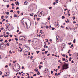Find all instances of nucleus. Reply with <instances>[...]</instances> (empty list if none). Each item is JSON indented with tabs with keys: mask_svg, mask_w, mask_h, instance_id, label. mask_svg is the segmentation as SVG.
<instances>
[{
	"mask_svg": "<svg viewBox=\"0 0 78 78\" xmlns=\"http://www.w3.org/2000/svg\"><path fill=\"white\" fill-rule=\"evenodd\" d=\"M62 72H63V70L65 69H69V65L68 64H64L62 66Z\"/></svg>",
	"mask_w": 78,
	"mask_h": 78,
	"instance_id": "nucleus-1",
	"label": "nucleus"
},
{
	"mask_svg": "<svg viewBox=\"0 0 78 78\" xmlns=\"http://www.w3.org/2000/svg\"><path fill=\"white\" fill-rule=\"evenodd\" d=\"M42 12H43L42 11H39L38 12V16L39 17L44 16V15L43 14Z\"/></svg>",
	"mask_w": 78,
	"mask_h": 78,
	"instance_id": "nucleus-2",
	"label": "nucleus"
},
{
	"mask_svg": "<svg viewBox=\"0 0 78 78\" xmlns=\"http://www.w3.org/2000/svg\"><path fill=\"white\" fill-rule=\"evenodd\" d=\"M19 39L21 41H24L25 39V37L23 36H21L20 37Z\"/></svg>",
	"mask_w": 78,
	"mask_h": 78,
	"instance_id": "nucleus-3",
	"label": "nucleus"
},
{
	"mask_svg": "<svg viewBox=\"0 0 78 78\" xmlns=\"http://www.w3.org/2000/svg\"><path fill=\"white\" fill-rule=\"evenodd\" d=\"M56 41H57V42H59L60 41V40H59V39H60V37L58 36V35H56Z\"/></svg>",
	"mask_w": 78,
	"mask_h": 78,
	"instance_id": "nucleus-4",
	"label": "nucleus"
},
{
	"mask_svg": "<svg viewBox=\"0 0 78 78\" xmlns=\"http://www.w3.org/2000/svg\"><path fill=\"white\" fill-rule=\"evenodd\" d=\"M25 50L26 51H26V52H28V51H29L28 47L26 48Z\"/></svg>",
	"mask_w": 78,
	"mask_h": 78,
	"instance_id": "nucleus-5",
	"label": "nucleus"
},
{
	"mask_svg": "<svg viewBox=\"0 0 78 78\" xmlns=\"http://www.w3.org/2000/svg\"><path fill=\"white\" fill-rule=\"evenodd\" d=\"M26 25L27 28L28 29L30 28V27H28V25H27V23L26 22Z\"/></svg>",
	"mask_w": 78,
	"mask_h": 78,
	"instance_id": "nucleus-6",
	"label": "nucleus"
},
{
	"mask_svg": "<svg viewBox=\"0 0 78 78\" xmlns=\"http://www.w3.org/2000/svg\"><path fill=\"white\" fill-rule=\"evenodd\" d=\"M15 4H16V5H19V2L18 1V2H15Z\"/></svg>",
	"mask_w": 78,
	"mask_h": 78,
	"instance_id": "nucleus-7",
	"label": "nucleus"
},
{
	"mask_svg": "<svg viewBox=\"0 0 78 78\" xmlns=\"http://www.w3.org/2000/svg\"><path fill=\"white\" fill-rule=\"evenodd\" d=\"M27 3H28V2L27 1H25L24 2V5H27Z\"/></svg>",
	"mask_w": 78,
	"mask_h": 78,
	"instance_id": "nucleus-8",
	"label": "nucleus"
},
{
	"mask_svg": "<svg viewBox=\"0 0 78 78\" xmlns=\"http://www.w3.org/2000/svg\"><path fill=\"white\" fill-rule=\"evenodd\" d=\"M46 28H49V27L48 26H46L45 27Z\"/></svg>",
	"mask_w": 78,
	"mask_h": 78,
	"instance_id": "nucleus-9",
	"label": "nucleus"
},
{
	"mask_svg": "<svg viewBox=\"0 0 78 78\" xmlns=\"http://www.w3.org/2000/svg\"><path fill=\"white\" fill-rule=\"evenodd\" d=\"M42 67V66H40V65L39 66V69H41V68Z\"/></svg>",
	"mask_w": 78,
	"mask_h": 78,
	"instance_id": "nucleus-10",
	"label": "nucleus"
},
{
	"mask_svg": "<svg viewBox=\"0 0 78 78\" xmlns=\"http://www.w3.org/2000/svg\"><path fill=\"white\" fill-rule=\"evenodd\" d=\"M37 70H38V69H35L34 71H35V72H37Z\"/></svg>",
	"mask_w": 78,
	"mask_h": 78,
	"instance_id": "nucleus-11",
	"label": "nucleus"
},
{
	"mask_svg": "<svg viewBox=\"0 0 78 78\" xmlns=\"http://www.w3.org/2000/svg\"><path fill=\"white\" fill-rule=\"evenodd\" d=\"M9 53H10V54H12V52H11V50H10L9 52Z\"/></svg>",
	"mask_w": 78,
	"mask_h": 78,
	"instance_id": "nucleus-12",
	"label": "nucleus"
},
{
	"mask_svg": "<svg viewBox=\"0 0 78 78\" xmlns=\"http://www.w3.org/2000/svg\"><path fill=\"white\" fill-rule=\"evenodd\" d=\"M55 2H56V3H58L59 2V1H58V0H56Z\"/></svg>",
	"mask_w": 78,
	"mask_h": 78,
	"instance_id": "nucleus-13",
	"label": "nucleus"
},
{
	"mask_svg": "<svg viewBox=\"0 0 78 78\" xmlns=\"http://www.w3.org/2000/svg\"><path fill=\"white\" fill-rule=\"evenodd\" d=\"M72 59V58L71 57H70L69 58V61H71V60Z\"/></svg>",
	"mask_w": 78,
	"mask_h": 78,
	"instance_id": "nucleus-14",
	"label": "nucleus"
},
{
	"mask_svg": "<svg viewBox=\"0 0 78 78\" xmlns=\"http://www.w3.org/2000/svg\"><path fill=\"white\" fill-rule=\"evenodd\" d=\"M6 45H7L8 47H9V44H8V43H7V44H6Z\"/></svg>",
	"mask_w": 78,
	"mask_h": 78,
	"instance_id": "nucleus-15",
	"label": "nucleus"
},
{
	"mask_svg": "<svg viewBox=\"0 0 78 78\" xmlns=\"http://www.w3.org/2000/svg\"><path fill=\"white\" fill-rule=\"evenodd\" d=\"M39 52H40L39 51H36V53H37V54H38V53H39Z\"/></svg>",
	"mask_w": 78,
	"mask_h": 78,
	"instance_id": "nucleus-16",
	"label": "nucleus"
},
{
	"mask_svg": "<svg viewBox=\"0 0 78 78\" xmlns=\"http://www.w3.org/2000/svg\"><path fill=\"white\" fill-rule=\"evenodd\" d=\"M17 15H16L15 14H14V17H17Z\"/></svg>",
	"mask_w": 78,
	"mask_h": 78,
	"instance_id": "nucleus-17",
	"label": "nucleus"
},
{
	"mask_svg": "<svg viewBox=\"0 0 78 78\" xmlns=\"http://www.w3.org/2000/svg\"><path fill=\"white\" fill-rule=\"evenodd\" d=\"M12 40L11 39H9V42H11V41Z\"/></svg>",
	"mask_w": 78,
	"mask_h": 78,
	"instance_id": "nucleus-18",
	"label": "nucleus"
},
{
	"mask_svg": "<svg viewBox=\"0 0 78 78\" xmlns=\"http://www.w3.org/2000/svg\"><path fill=\"white\" fill-rule=\"evenodd\" d=\"M75 39H74L73 41V43H75Z\"/></svg>",
	"mask_w": 78,
	"mask_h": 78,
	"instance_id": "nucleus-19",
	"label": "nucleus"
},
{
	"mask_svg": "<svg viewBox=\"0 0 78 78\" xmlns=\"http://www.w3.org/2000/svg\"><path fill=\"white\" fill-rule=\"evenodd\" d=\"M3 17H4V16H1V19H3Z\"/></svg>",
	"mask_w": 78,
	"mask_h": 78,
	"instance_id": "nucleus-20",
	"label": "nucleus"
},
{
	"mask_svg": "<svg viewBox=\"0 0 78 78\" xmlns=\"http://www.w3.org/2000/svg\"><path fill=\"white\" fill-rule=\"evenodd\" d=\"M6 6L7 8H9V5H7Z\"/></svg>",
	"mask_w": 78,
	"mask_h": 78,
	"instance_id": "nucleus-21",
	"label": "nucleus"
},
{
	"mask_svg": "<svg viewBox=\"0 0 78 78\" xmlns=\"http://www.w3.org/2000/svg\"><path fill=\"white\" fill-rule=\"evenodd\" d=\"M25 69V68H24V67L22 66V69Z\"/></svg>",
	"mask_w": 78,
	"mask_h": 78,
	"instance_id": "nucleus-22",
	"label": "nucleus"
},
{
	"mask_svg": "<svg viewBox=\"0 0 78 78\" xmlns=\"http://www.w3.org/2000/svg\"><path fill=\"white\" fill-rule=\"evenodd\" d=\"M17 13L18 14H20V11H17Z\"/></svg>",
	"mask_w": 78,
	"mask_h": 78,
	"instance_id": "nucleus-23",
	"label": "nucleus"
},
{
	"mask_svg": "<svg viewBox=\"0 0 78 78\" xmlns=\"http://www.w3.org/2000/svg\"><path fill=\"white\" fill-rule=\"evenodd\" d=\"M17 62V61H16V60L13 61V63H15V62Z\"/></svg>",
	"mask_w": 78,
	"mask_h": 78,
	"instance_id": "nucleus-24",
	"label": "nucleus"
},
{
	"mask_svg": "<svg viewBox=\"0 0 78 78\" xmlns=\"http://www.w3.org/2000/svg\"><path fill=\"white\" fill-rule=\"evenodd\" d=\"M65 19V17L64 16H62V19Z\"/></svg>",
	"mask_w": 78,
	"mask_h": 78,
	"instance_id": "nucleus-25",
	"label": "nucleus"
},
{
	"mask_svg": "<svg viewBox=\"0 0 78 78\" xmlns=\"http://www.w3.org/2000/svg\"><path fill=\"white\" fill-rule=\"evenodd\" d=\"M50 55V54H47V56H49Z\"/></svg>",
	"mask_w": 78,
	"mask_h": 78,
	"instance_id": "nucleus-26",
	"label": "nucleus"
},
{
	"mask_svg": "<svg viewBox=\"0 0 78 78\" xmlns=\"http://www.w3.org/2000/svg\"><path fill=\"white\" fill-rule=\"evenodd\" d=\"M37 74L38 75H40V73L39 72H38Z\"/></svg>",
	"mask_w": 78,
	"mask_h": 78,
	"instance_id": "nucleus-27",
	"label": "nucleus"
},
{
	"mask_svg": "<svg viewBox=\"0 0 78 78\" xmlns=\"http://www.w3.org/2000/svg\"><path fill=\"white\" fill-rule=\"evenodd\" d=\"M5 67L6 68H8V65H6L5 66Z\"/></svg>",
	"mask_w": 78,
	"mask_h": 78,
	"instance_id": "nucleus-28",
	"label": "nucleus"
},
{
	"mask_svg": "<svg viewBox=\"0 0 78 78\" xmlns=\"http://www.w3.org/2000/svg\"><path fill=\"white\" fill-rule=\"evenodd\" d=\"M5 42H6V43L8 42V41H7V40H5Z\"/></svg>",
	"mask_w": 78,
	"mask_h": 78,
	"instance_id": "nucleus-29",
	"label": "nucleus"
},
{
	"mask_svg": "<svg viewBox=\"0 0 78 78\" xmlns=\"http://www.w3.org/2000/svg\"><path fill=\"white\" fill-rule=\"evenodd\" d=\"M72 47H73V44H72L71 45V46L70 47V48H72Z\"/></svg>",
	"mask_w": 78,
	"mask_h": 78,
	"instance_id": "nucleus-30",
	"label": "nucleus"
},
{
	"mask_svg": "<svg viewBox=\"0 0 78 78\" xmlns=\"http://www.w3.org/2000/svg\"><path fill=\"white\" fill-rule=\"evenodd\" d=\"M62 56L63 57H65V56H66V55L63 54V55H62Z\"/></svg>",
	"mask_w": 78,
	"mask_h": 78,
	"instance_id": "nucleus-31",
	"label": "nucleus"
},
{
	"mask_svg": "<svg viewBox=\"0 0 78 78\" xmlns=\"http://www.w3.org/2000/svg\"><path fill=\"white\" fill-rule=\"evenodd\" d=\"M10 12H13V10H11L10 11Z\"/></svg>",
	"mask_w": 78,
	"mask_h": 78,
	"instance_id": "nucleus-32",
	"label": "nucleus"
},
{
	"mask_svg": "<svg viewBox=\"0 0 78 78\" xmlns=\"http://www.w3.org/2000/svg\"><path fill=\"white\" fill-rule=\"evenodd\" d=\"M33 76H36V74H34L33 75Z\"/></svg>",
	"mask_w": 78,
	"mask_h": 78,
	"instance_id": "nucleus-33",
	"label": "nucleus"
},
{
	"mask_svg": "<svg viewBox=\"0 0 78 78\" xmlns=\"http://www.w3.org/2000/svg\"><path fill=\"white\" fill-rule=\"evenodd\" d=\"M68 9L67 8H66V9L64 10L65 11H66V10H68Z\"/></svg>",
	"mask_w": 78,
	"mask_h": 78,
	"instance_id": "nucleus-34",
	"label": "nucleus"
},
{
	"mask_svg": "<svg viewBox=\"0 0 78 78\" xmlns=\"http://www.w3.org/2000/svg\"><path fill=\"white\" fill-rule=\"evenodd\" d=\"M61 74H60V73H58L57 75V76H59V75H60Z\"/></svg>",
	"mask_w": 78,
	"mask_h": 78,
	"instance_id": "nucleus-35",
	"label": "nucleus"
},
{
	"mask_svg": "<svg viewBox=\"0 0 78 78\" xmlns=\"http://www.w3.org/2000/svg\"><path fill=\"white\" fill-rule=\"evenodd\" d=\"M76 56H77V59H78V53H77Z\"/></svg>",
	"mask_w": 78,
	"mask_h": 78,
	"instance_id": "nucleus-36",
	"label": "nucleus"
},
{
	"mask_svg": "<svg viewBox=\"0 0 78 78\" xmlns=\"http://www.w3.org/2000/svg\"><path fill=\"white\" fill-rule=\"evenodd\" d=\"M39 20H40V18H37V21H39Z\"/></svg>",
	"mask_w": 78,
	"mask_h": 78,
	"instance_id": "nucleus-37",
	"label": "nucleus"
},
{
	"mask_svg": "<svg viewBox=\"0 0 78 78\" xmlns=\"http://www.w3.org/2000/svg\"><path fill=\"white\" fill-rule=\"evenodd\" d=\"M67 59H66V60H65V62H68V60H67Z\"/></svg>",
	"mask_w": 78,
	"mask_h": 78,
	"instance_id": "nucleus-38",
	"label": "nucleus"
},
{
	"mask_svg": "<svg viewBox=\"0 0 78 78\" xmlns=\"http://www.w3.org/2000/svg\"><path fill=\"white\" fill-rule=\"evenodd\" d=\"M62 59L63 60V61H65V58H62Z\"/></svg>",
	"mask_w": 78,
	"mask_h": 78,
	"instance_id": "nucleus-39",
	"label": "nucleus"
},
{
	"mask_svg": "<svg viewBox=\"0 0 78 78\" xmlns=\"http://www.w3.org/2000/svg\"><path fill=\"white\" fill-rule=\"evenodd\" d=\"M48 53V51H45V54H47V53Z\"/></svg>",
	"mask_w": 78,
	"mask_h": 78,
	"instance_id": "nucleus-40",
	"label": "nucleus"
},
{
	"mask_svg": "<svg viewBox=\"0 0 78 78\" xmlns=\"http://www.w3.org/2000/svg\"><path fill=\"white\" fill-rule=\"evenodd\" d=\"M53 5H56V2H54L53 3Z\"/></svg>",
	"mask_w": 78,
	"mask_h": 78,
	"instance_id": "nucleus-41",
	"label": "nucleus"
},
{
	"mask_svg": "<svg viewBox=\"0 0 78 78\" xmlns=\"http://www.w3.org/2000/svg\"><path fill=\"white\" fill-rule=\"evenodd\" d=\"M16 9L17 10V9H19V7H17L16 8Z\"/></svg>",
	"mask_w": 78,
	"mask_h": 78,
	"instance_id": "nucleus-42",
	"label": "nucleus"
},
{
	"mask_svg": "<svg viewBox=\"0 0 78 78\" xmlns=\"http://www.w3.org/2000/svg\"><path fill=\"white\" fill-rule=\"evenodd\" d=\"M68 44L69 45H71V44H72V43L70 42V43H68Z\"/></svg>",
	"mask_w": 78,
	"mask_h": 78,
	"instance_id": "nucleus-43",
	"label": "nucleus"
},
{
	"mask_svg": "<svg viewBox=\"0 0 78 78\" xmlns=\"http://www.w3.org/2000/svg\"><path fill=\"white\" fill-rule=\"evenodd\" d=\"M51 74H53V71H51Z\"/></svg>",
	"mask_w": 78,
	"mask_h": 78,
	"instance_id": "nucleus-44",
	"label": "nucleus"
},
{
	"mask_svg": "<svg viewBox=\"0 0 78 78\" xmlns=\"http://www.w3.org/2000/svg\"><path fill=\"white\" fill-rule=\"evenodd\" d=\"M71 63H74V61H73V60H72L71 61Z\"/></svg>",
	"mask_w": 78,
	"mask_h": 78,
	"instance_id": "nucleus-45",
	"label": "nucleus"
},
{
	"mask_svg": "<svg viewBox=\"0 0 78 78\" xmlns=\"http://www.w3.org/2000/svg\"><path fill=\"white\" fill-rule=\"evenodd\" d=\"M22 49H21V50H20L19 51H20V52H22Z\"/></svg>",
	"mask_w": 78,
	"mask_h": 78,
	"instance_id": "nucleus-46",
	"label": "nucleus"
},
{
	"mask_svg": "<svg viewBox=\"0 0 78 78\" xmlns=\"http://www.w3.org/2000/svg\"><path fill=\"white\" fill-rule=\"evenodd\" d=\"M28 42H29V43L31 42V40H28Z\"/></svg>",
	"mask_w": 78,
	"mask_h": 78,
	"instance_id": "nucleus-47",
	"label": "nucleus"
},
{
	"mask_svg": "<svg viewBox=\"0 0 78 78\" xmlns=\"http://www.w3.org/2000/svg\"><path fill=\"white\" fill-rule=\"evenodd\" d=\"M15 40H16V41H18V39L17 38H15Z\"/></svg>",
	"mask_w": 78,
	"mask_h": 78,
	"instance_id": "nucleus-48",
	"label": "nucleus"
},
{
	"mask_svg": "<svg viewBox=\"0 0 78 78\" xmlns=\"http://www.w3.org/2000/svg\"><path fill=\"white\" fill-rule=\"evenodd\" d=\"M11 5H12V6H14V4L12 3L11 4Z\"/></svg>",
	"mask_w": 78,
	"mask_h": 78,
	"instance_id": "nucleus-49",
	"label": "nucleus"
},
{
	"mask_svg": "<svg viewBox=\"0 0 78 78\" xmlns=\"http://www.w3.org/2000/svg\"><path fill=\"white\" fill-rule=\"evenodd\" d=\"M52 30H55V28H53V27H52Z\"/></svg>",
	"mask_w": 78,
	"mask_h": 78,
	"instance_id": "nucleus-50",
	"label": "nucleus"
},
{
	"mask_svg": "<svg viewBox=\"0 0 78 78\" xmlns=\"http://www.w3.org/2000/svg\"><path fill=\"white\" fill-rule=\"evenodd\" d=\"M30 54H31L30 52H29V54H28V55L29 56V55H30Z\"/></svg>",
	"mask_w": 78,
	"mask_h": 78,
	"instance_id": "nucleus-51",
	"label": "nucleus"
},
{
	"mask_svg": "<svg viewBox=\"0 0 78 78\" xmlns=\"http://www.w3.org/2000/svg\"><path fill=\"white\" fill-rule=\"evenodd\" d=\"M46 46H47V44L44 45V48H46Z\"/></svg>",
	"mask_w": 78,
	"mask_h": 78,
	"instance_id": "nucleus-52",
	"label": "nucleus"
},
{
	"mask_svg": "<svg viewBox=\"0 0 78 78\" xmlns=\"http://www.w3.org/2000/svg\"><path fill=\"white\" fill-rule=\"evenodd\" d=\"M6 14H7V15H8L9 14V12H7L6 13Z\"/></svg>",
	"mask_w": 78,
	"mask_h": 78,
	"instance_id": "nucleus-53",
	"label": "nucleus"
},
{
	"mask_svg": "<svg viewBox=\"0 0 78 78\" xmlns=\"http://www.w3.org/2000/svg\"><path fill=\"white\" fill-rule=\"evenodd\" d=\"M49 9H52V7H49Z\"/></svg>",
	"mask_w": 78,
	"mask_h": 78,
	"instance_id": "nucleus-54",
	"label": "nucleus"
},
{
	"mask_svg": "<svg viewBox=\"0 0 78 78\" xmlns=\"http://www.w3.org/2000/svg\"><path fill=\"white\" fill-rule=\"evenodd\" d=\"M2 72L0 71V75H2Z\"/></svg>",
	"mask_w": 78,
	"mask_h": 78,
	"instance_id": "nucleus-55",
	"label": "nucleus"
},
{
	"mask_svg": "<svg viewBox=\"0 0 78 78\" xmlns=\"http://www.w3.org/2000/svg\"><path fill=\"white\" fill-rule=\"evenodd\" d=\"M46 42H48V40L47 39Z\"/></svg>",
	"mask_w": 78,
	"mask_h": 78,
	"instance_id": "nucleus-56",
	"label": "nucleus"
},
{
	"mask_svg": "<svg viewBox=\"0 0 78 78\" xmlns=\"http://www.w3.org/2000/svg\"><path fill=\"white\" fill-rule=\"evenodd\" d=\"M3 29H4V28H3V27H2V28H1V30H3Z\"/></svg>",
	"mask_w": 78,
	"mask_h": 78,
	"instance_id": "nucleus-57",
	"label": "nucleus"
},
{
	"mask_svg": "<svg viewBox=\"0 0 78 78\" xmlns=\"http://www.w3.org/2000/svg\"><path fill=\"white\" fill-rule=\"evenodd\" d=\"M10 36L11 37H12V35H10Z\"/></svg>",
	"mask_w": 78,
	"mask_h": 78,
	"instance_id": "nucleus-58",
	"label": "nucleus"
},
{
	"mask_svg": "<svg viewBox=\"0 0 78 78\" xmlns=\"http://www.w3.org/2000/svg\"><path fill=\"white\" fill-rule=\"evenodd\" d=\"M61 28H64V27L63 26H61Z\"/></svg>",
	"mask_w": 78,
	"mask_h": 78,
	"instance_id": "nucleus-59",
	"label": "nucleus"
},
{
	"mask_svg": "<svg viewBox=\"0 0 78 78\" xmlns=\"http://www.w3.org/2000/svg\"><path fill=\"white\" fill-rule=\"evenodd\" d=\"M21 33H22V32H19L18 34H20Z\"/></svg>",
	"mask_w": 78,
	"mask_h": 78,
	"instance_id": "nucleus-60",
	"label": "nucleus"
},
{
	"mask_svg": "<svg viewBox=\"0 0 78 78\" xmlns=\"http://www.w3.org/2000/svg\"><path fill=\"white\" fill-rule=\"evenodd\" d=\"M70 16V14H69L68 17H69Z\"/></svg>",
	"mask_w": 78,
	"mask_h": 78,
	"instance_id": "nucleus-61",
	"label": "nucleus"
},
{
	"mask_svg": "<svg viewBox=\"0 0 78 78\" xmlns=\"http://www.w3.org/2000/svg\"><path fill=\"white\" fill-rule=\"evenodd\" d=\"M6 19H7V18H8V16H5Z\"/></svg>",
	"mask_w": 78,
	"mask_h": 78,
	"instance_id": "nucleus-62",
	"label": "nucleus"
},
{
	"mask_svg": "<svg viewBox=\"0 0 78 78\" xmlns=\"http://www.w3.org/2000/svg\"><path fill=\"white\" fill-rule=\"evenodd\" d=\"M45 51V49H43L42 50V51Z\"/></svg>",
	"mask_w": 78,
	"mask_h": 78,
	"instance_id": "nucleus-63",
	"label": "nucleus"
},
{
	"mask_svg": "<svg viewBox=\"0 0 78 78\" xmlns=\"http://www.w3.org/2000/svg\"><path fill=\"white\" fill-rule=\"evenodd\" d=\"M66 75H64V76H63V77H64V78H66Z\"/></svg>",
	"mask_w": 78,
	"mask_h": 78,
	"instance_id": "nucleus-64",
	"label": "nucleus"
}]
</instances>
